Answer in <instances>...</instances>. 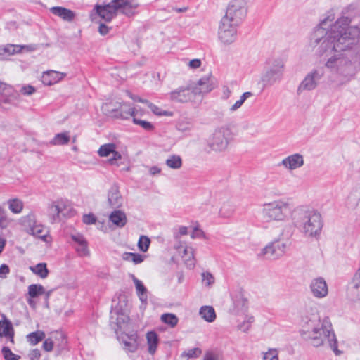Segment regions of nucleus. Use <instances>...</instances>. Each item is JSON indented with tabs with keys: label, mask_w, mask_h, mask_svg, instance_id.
<instances>
[{
	"label": "nucleus",
	"mask_w": 360,
	"mask_h": 360,
	"mask_svg": "<svg viewBox=\"0 0 360 360\" xmlns=\"http://www.w3.org/2000/svg\"><path fill=\"white\" fill-rule=\"evenodd\" d=\"M351 4L335 20L333 9L327 11L309 35V45L320 57L327 58L323 65L311 69L297 89V95L311 91L319 85L327 69L328 82L335 88L347 84L360 70V22L352 25Z\"/></svg>",
	"instance_id": "1"
},
{
	"label": "nucleus",
	"mask_w": 360,
	"mask_h": 360,
	"mask_svg": "<svg viewBox=\"0 0 360 360\" xmlns=\"http://www.w3.org/2000/svg\"><path fill=\"white\" fill-rule=\"evenodd\" d=\"M300 333L302 338L314 347H320L328 342L335 354H340L329 318L326 317L322 321L319 318L310 319L302 326Z\"/></svg>",
	"instance_id": "2"
},
{
	"label": "nucleus",
	"mask_w": 360,
	"mask_h": 360,
	"mask_svg": "<svg viewBox=\"0 0 360 360\" xmlns=\"http://www.w3.org/2000/svg\"><path fill=\"white\" fill-rule=\"evenodd\" d=\"M294 226L307 236H316L319 234L323 226L321 216L319 212L307 207H298L292 214Z\"/></svg>",
	"instance_id": "3"
},
{
	"label": "nucleus",
	"mask_w": 360,
	"mask_h": 360,
	"mask_svg": "<svg viewBox=\"0 0 360 360\" xmlns=\"http://www.w3.org/2000/svg\"><path fill=\"white\" fill-rule=\"evenodd\" d=\"M140 6L137 0H112L108 4L96 5L95 10L98 15L106 22L110 21L117 11L130 17L136 13V9Z\"/></svg>",
	"instance_id": "4"
},
{
	"label": "nucleus",
	"mask_w": 360,
	"mask_h": 360,
	"mask_svg": "<svg viewBox=\"0 0 360 360\" xmlns=\"http://www.w3.org/2000/svg\"><path fill=\"white\" fill-rule=\"evenodd\" d=\"M285 61L281 58L272 59L261 76L264 87L271 86L282 80L285 71Z\"/></svg>",
	"instance_id": "5"
},
{
	"label": "nucleus",
	"mask_w": 360,
	"mask_h": 360,
	"mask_svg": "<svg viewBox=\"0 0 360 360\" xmlns=\"http://www.w3.org/2000/svg\"><path fill=\"white\" fill-rule=\"evenodd\" d=\"M289 204L283 200H275L263 205L262 216L268 221H283L290 213Z\"/></svg>",
	"instance_id": "6"
},
{
	"label": "nucleus",
	"mask_w": 360,
	"mask_h": 360,
	"mask_svg": "<svg viewBox=\"0 0 360 360\" xmlns=\"http://www.w3.org/2000/svg\"><path fill=\"white\" fill-rule=\"evenodd\" d=\"M247 14L246 2L245 0H232L226 9L223 18H227L233 25H240Z\"/></svg>",
	"instance_id": "7"
},
{
	"label": "nucleus",
	"mask_w": 360,
	"mask_h": 360,
	"mask_svg": "<svg viewBox=\"0 0 360 360\" xmlns=\"http://www.w3.org/2000/svg\"><path fill=\"white\" fill-rule=\"evenodd\" d=\"M239 25H233L227 18H221L218 30L219 39L225 45L233 43L237 38V27Z\"/></svg>",
	"instance_id": "8"
},
{
	"label": "nucleus",
	"mask_w": 360,
	"mask_h": 360,
	"mask_svg": "<svg viewBox=\"0 0 360 360\" xmlns=\"http://www.w3.org/2000/svg\"><path fill=\"white\" fill-rule=\"evenodd\" d=\"M229 130L225 128L217 129L207 141V146L210 151L220 152L224 150L229 144Z\"/></svg>",
	"instance_id": "9"
},
{
	"label": "nucleus",
	"mask_w": 360,
	"mask_h": 360,
	"mask_svg": "<svg viewBox=\"0 0 360 360\" xmlns=\"http://www.w3.org/2000/svg\"><path fill=\"white\" fill-rule=\"evenodd\" d=\"M103 109L110 116L123 120H127L130 117L134 118L137 114V110L127 103L119 104L118 108H112L111 104H106Z\"/></svg>",
	"instance_id": "10"
},
{
	"label": "nucleus",
	"mask_w": 360,
	"mask_h": 360,
	"mask_svg": "<svg viewBox=\"0 0 360 360\" xmlns=\"http://www.w3.org/2000/svg\"><path fill=\"white\" fill-rule=\"evenodd\" d=\"M195 98L192 85L180 86L169 93V99L176 103H184L193 101Z\"/></svg>",
	"instance_id": "11"
},
{
	"label": "nucleus",
	"mask_w": 360,
	"mask_h": 360,
	"mask_svg": "<svg viewBox=\"0 0 360 360\" xmlns=\"http://www.w3.org/2000/svg\"><path fill=\"white\" fill-rule=\"evenodd\" d=\"M214 88V85L210 76L200 78L195 86L192 85L195 97L197 95L207 94Z\"/></svg>",
	"instance_id": "12"
},
{
	"label": "nucleus",
	"mask_w": 360,
	"mask_h": 360,
	"mask_svg": "<svg viewBox=\"0 0 360 360\" xmlns=\"http://www.w3.org/2000/svg\"><path fill=\"white\" fill-rule=\"evenodd\" d=\"M129 318L124 313H120L117 311H112L110 319V325L115 333L121 330L128 323Z\"/></svg>",
	"instance_id": "13"
},
{
	"label": "nucleus",
	"mask_w": 360,
	"mask_h": 360,
	"mask_svg": "<svg viewBox=\"0 0 360 360\" xmlns=\"http://www.w3.org/2000/svg\"><path fill=\"white\" fill-rule=\"evenodd\" d=\"M310 290L312 295L318 298H322L328 295V285L323 278H316L311 281Z\"/></svg>",
	"instance_id": "14"
},
{
	"label": "nucleus",
	"mask_w": 360,
	"mask_h": 360,
	"mask_svg": "<svg viewBox=\"0 0 360 360\" xmlns=\"http://www.w3.org/2000/svg\"><path fill=\"white\" fill-rule=\"evenodd\" d=\"M304 165V158L301 154L295 153L284 158L278 165L283 166L289 170H294Z\"/></svg>",
	"instance_id": "15"
},
{
	"label": "nucleus",
	"mask_w": 360,
	"mask_h": 360,
	"mask_svg": "<svg viewBox=\"0 0 360 360\" xmlns=\"http://www.w3.org/2000/svg\"><path fill=\"white\" fill-rule=\"evenodd\" d=\"M3 320H0V337L9 339L10 342L14 343V329L10 320L2 314Z\"/></svg>",
	"instance_id": "16"
},
{
	"label": "nucleus",
	"mask_w": 360,
	"mask_h": 360,
	"mask_svg": "<svg viewBox=\"0 0 360 360\" xmlns=\"http://www.w3.org/2000/svg\"><path fill=\"white\" fill-rule=\"evenodd\" d=\"M179 253L181 255L184 262L189 268L192 269L195 266L194 262V250L191 247H183L181 245H175Z\"/></svg>",
	"instance_id": "17"
},
{
	"label": "nucleus",
	"mask_w": 360,
	"mask_h": 360,
	"mask_svg": "<svg viewBox=\"0 0 360 360\" xmlns=\"http://www.w3.org/2000/svg\"><path fill=\"white\" fill-rule=\"evenodd\" d=\"M108 201L110 206L113 208H119L122 205L123 198L117 186H112L109 190Z\"/></svg>",
	"instance_id": "18"
},
{
	"label": "nucleus",
	"mask_w": 360,
	"mask_h": 360,
	"mask_svg": "<svg viewBox=\"0 0 360 360\" xmlns=\"http://www.w3.org/2000/svg\"><path fill=\"white\" fill-rule=\"evenodd\" d=\"M50 11L55 15L60 17L67 22H72L76 16L74 11L61 6H53Z\"/></svg>",
	"instance_id": "19"
},
{
	"label": "nucleus",
	"mask_w": 360,
	"mask_h": 360,
	"mask_svg": "<svg viewBox=\"0 0 360 360\" xmlns=\"http://www.w3.org/2000/svg\"><path fill=\"white\" fill-rule=\"evenodd\" d=\"M65 74L60 72L49 70L44 72L41 77V82L45 85L51 86L58 83L65 77Z\"/></svg>",
	"instance_id": "20"
},
{
	"label": "nucleus",
	"mask_w": 360,
	"mask_h": 360,
	"mask_svg": "<svg viewBox=\"0 0 360 360\" xmlns=\"http://www.w3.org/2000/svg\"><path fill=\"white\" fill-rule=\"evenodd\" d=\"M72 239L76 243L75 250L80 257H86L89 255L88 245L84 238L78 234L72 236Z\"/></svg>",
	"instance_id": "21"
},
{
	"label": "nucleus",
	"mask_w": 360,
	"mask_h": 360,
	"mask_svg": "<svg viewBox=\"0 0 360 360\" xmlns=\"http://www.w3.org/2000/svg\"><path fill=\"white\" fill-rule=\"evenodd\" d=\"M0 96L4 103H10L12 98H15V92L12 86L0 81Z\"/></svg>",
	"instance_id": "22"
},
{
	"label": "nucleus",
	"mask_w": 360,
	"mask_h": 360,
	"mask_svg": "<svg viewBox=\"0 0 360 360\" xmlns=\"http://www.w3.org/2000/svg\"><path fill=\"white\" fill-rule=\"evenodd\" d=\"M109 220L117 227H123L127 224L126 214L120 210L113 211L109 216Z\"/></svg>",
	"instance_id": "23"
},
{
	"label": "nucleus",
	"mask_w": 360,
	"mask_h": 360,
	"mask_svg": "<svg viewBox=\"0 0 360 360\" xmlns=\"http://www.w3.org/2000/svg\"><path fill=\"white\" fill-rule=\"evenodd\" d=\"M147 344L148 346V351L150 354L153 355L157 349L159 338L156 332L152 330L146 333Z\"/></svg>",
	"instance_id": "24"
},
{
	"label": "nucleus",
	"mask_w": 360,
	"mask_h": 360,
	"mask_svg": "<svg viewBox=\"0 0 360 360\" xmlns=\"http://www.w3.org/2000/svg\"><path fill=\"white\" fill-rule=\"evenodd\" d=\"M52 338L56 341L55 347L57 348L59 353L66 349L68 341L65 335L62 332L56 331L53 333L52 334Z\"/></svg>",
	"instance_id": "25"
},
{
	"label": "nucleus",
	"mask_w": 360,
	"mask_h": 360,
	"mask_svg": "<svg viewBox=\"0 0 360 360\" xmlns=\"http://www.w3.org/2000/svg\"><path fill=\"white\" fill-rule=\"evenodd\" d=\"M27 232L44 241H46V238L48 235V231L41 224H37L33 228H31L30 231H27Z\"/></svg>",
	"instance_id": "26"
},
{
	"label": "nucleus",
	"mask_w": 360,
	"mask_h": 360,
	"mask_svg": "<svg viewBox=\"0 0 360 360\" xmlns=\"http://www.w3.org/2000/svg\"><path fill=\"white\" fill-rule=\"evenodd\" d=\"M200 315L207 322H213L216 319L214 308L211 306H203L200 309Z\"/></svg>",
	"instance_id": "27"
},
{
	"label": "nucleus",
	"mask_w": 360,
	"mask_h": 360,
	"mask_svg": "<svg viewBox=\"0 0 360 360\" xmlns=\"http://www.w3.org/2000/svg\"><path fill=\"white\" fill-rule=\"evenodd\" d=\"M57 207H58L59 213L63 217L69 215L72 210V207L70 202L67 200L60 199L55 201Z\"/></svg>",
	"instance_id": "28"
},
{
	"label": "nucleus",
	"mask_w": 360,
	"mask_h": 360,
	"mask_svg": "<svg viewBox=\"0 0 360 360\" xmlns=\"http://www.w3.org/2000/svg\"><path fill=\"white\" fill-rule=\"evenodd\" d=\"M69 141V133L66 131L56 134L53 139L50 141V144L53 146H61L68 144Z\"/></svg>",
	"instance_id": "29"
},
{
	"label": "nucleus",
	"mask_w": 360,
	"mask_h": 360,
	"mask_svg": "<svg viewBox=\"0 0 360 360\" xmlns=\"http://www.w3.org/2000/svg\"><path fill=\"white\" fill-rule=\"evenodd\" d=\"M166 165L173 169H179L182 167V159L178 155H172L165 161Z\"/></svg>",
	"instance_id": "30"
},
{
	"label": "nucleus",
	"mask_w": 360,
	"mask_h": 360,
	"mask_svg": "<svg viewBox=\"0 0 360 360\" xmlns=\"http://www.w3.org/2000/svg\"><path fill=\"white\" fill-rule=\"evenodd\" d=\"M49 216L51 223L53 224L61 220V215L59 213L58 207L53 201L48 207Z\"/></svg>",
	"instance_id": "31"
},
{
	"label": "nucleus",
	"mask_w": 360,
	"mask_h": 360,
	"mask_svg": "<svg viewBox=\"0 0 360 360\" xmlns=\"http://www.w3.org/2000/svg\"><path fill=\"white\" fill-rule=\"evenodd\" d=\"M134 283L136 286V289L137 291V294L142 302H146L147 300V289L143 284V283L139 281L138 278L134 277Z\"/></svg>",
	"instance_id": "32"
},
{
	"label": "nucleus",
	"mask_w": 360,
	"mask_h": 360,
	"mask_svg": "<svg viewBox=\"0 0 360 360\" xmlns=\"http://www.w3.org/2000/svg\"><path fill=\"white\" fill-rule=\"evenodd\" d=\"M30 269L34 274L38 275L41 278H46L49 273L46 263H39L34 266H31Z\"/></svg>",
	"instance_id": "33"
},
{
	"label": "nucleus",
	"mask_w": 360,
	"mask_h": 360,
	"mask_svg": "<svg viewBox=\"0 0 360 360\" xmlns=\"http://www.w3.org/2000/svg\"><path fill=\"white\" fill-rule=\"evenodd\" d=\"M137 338L136 333H132L131 335L128 336L129 340L123 341L125 349L131 352H134L138 348Z\"/></svg>",
	"instance_id": "34"
},
{
	"label": "nucleus",
	"mask_w": 360,
	"mask_h": 360,
	"mask_svg": "<svg viewBox=\"0 0 360 360\" xmlns=\"http://www.w3.org/2000/svg\"><path fill=\"white\" fill-rule=\"evenodd\" d=\"M122 259L125 261H131L134 264H139L144 260V256L139 253L124 252L122 254Z\"/></svg>",
	"instance_id": "35"
},
{
	"label": "nucleus",
	"mask_w": 360,
	"mask_h": 360,
	"mask_svg": "<svg viewBox=\"0 0 360 360\" xmlns=\"http://www.w3.org/2000/svg\"><path fill=\"white\" fill-rule=\"evenodd\" d=\"M45 338V333L42 330L32 332L27 335V341L32 345H35L41 342Z\"/></svg>",
	"instance_id": "36"
},
{
	"label": "nucleus",
	"mask_w": 360,
	"mask_h": 360,
	"mask_svg": "<svg viewBox=\"0 0 360 360\" xmlns=\"http://www.w3.org/2000/svg\"><path fill=\"white\" fill-rule=\"evenodd\" d=\"M160 319L164 323L169 326L171 328H174L179 322L178 317L175 314L171 313L162 314Z\"/></svg>",
	"instance_id": "37"
},
{
	"label": "nucleus",
	"mask_w": 360,
	"mask_h": 360,
	"mask_svg": "<svg viewBox=\"0 0 360 360\" xmlns=\"http://www.w3.org/2000/svg\"><path fill=\"white\" fill-rule=\"evenodd\" d=\"M347 295L352 301H360V285L356 283H351L348 288Z\"/></svg>",
	"instance_id": "38"
},
{
	"label": "nucleus",
	"mask_w": 360,
	"mask_h": 360,
	"mask_svg": "<svg viewBox=\"0 0 360 360\" xmlns=\"http://www.w3.org/2000/svg\"><path fill=\"white\" fill-rule=\"evenodd\" d=\"M24 48H25V46L13 44H8L6 46H0V56H2L5 53L13 55L17 53H20Z\"/></svg>",
	"instance_id": "39"
},
{
	"label": "nucleus",
	"mask_w": 360,
	"mask_h": 360,
	"mask_svg": "<svg viewBox=\"0 0 360 360\" xmlns=\"http://www.w3.org/2000/svg\"><path fill=\"white\" fill-rule=\"evenodd\" d=\"M45 293L44 288L39 284H32L28 287V295L32 298L37 297L38 296Z\"/></svg>",
	"instance_id": "40"
},
{
	"label": "nucleus",
	"mask_w": 360,
	"mask_h": 360,
	"mask_svg": "<svg viewBox=\"0 0 360 360\" xmlns=\"http://www.w3.org/2000/svg\"><path fill=\"white\" fill-rule=\"evenodd\" d=\"M9 210L14 214H19L23 208L22 202L17 198L9 200L8 202Z\"/></svg>",
	"instance_id": "41"
},
{
	"label": "nucleus",
	"mask_w": 360,
	"mask_h": 360,
	"mask_svg": "<svg viewBox=\"0 0 360 360\" xmlns=\"http://www.w3.org/2000/svg\"><path fill=\"white\" fill-rule=\"evenodd\" d=\"M262 254L268 259L280 257V255H278V251L276 250V246L274 245V242L269 243L262 249Z\"/></svg>",
	"instance_id": "42"
},
{
	"label": "nucleus",
	"mask_w": 360,
	"mask_h": 360,
	"mask_svg": "<svg viewBox=\"0 0 360 360\" xmlns=\"http://www.w3.org/2000/svg\"><path fill=\"white\" fill-rule=\"evenodd\" d=\"M116 146L114 143H107L102 145L98 150V153L101 157H108L110 154L114 152Z\"/></svg>",
	"instance_id": "43"
},
{
	"label": "nucleus",
	"mask_w": 360,
	"mask_h": 360,
	"mask_svg": "<svg viewBox=\"0 0 360 360\" xmlns=\"http://www.w3.org/2000/svg\"><path fill=\"white\" fill-rule=\"evenodd\" d=\"M22 224L24 226L27 227L28 230L30 231L31 228H33L37 223L36 221V218L34 214L30 213L27 216H25L22 218Z\"/></svg>",
	"instance_id": "44"
},
{
	"label": "nucleus",
	"mask_w": 360,
	"mask_h": 360,
	"mask_svg": "<svg viewBox=\"0 0 360 360\" xmlns=\"http://www.w3.org/2000/svg\"><path fill=\"white\" fill-rule=\"evenodd\" d=\"M235 207L229 202L224 203L219 210V215L222 217H229L234 212Z\"/></svg>",
	"instance_id": "45"
},
{
	"label": "nucleus",
	"mask_w": 360,
	"mask_h": 360,
	"mask_svg": "<svg viewBox=\"0 0 360 360\" xmlns=\"http://www.w3.org/2000/svg\"><path fill=\"white\" fill-rule=\"evenodd\" d=\"M202 283L205 287H211L215 282L214 276L210 271H205L201 274Z\"/></svg>",
	"instance_id": "46"
},
{
	"label": "nucleus",
	"mask_w": 360,
	"mask_h": 360,
	"mask_svg": "<svg viewBox=\"0 0 360 360\" xmlns=\"http://www.w3.org/2000/svg\"><path fill=\"white\" fill-rule=\"evenodd\" d=\"M150 244V240L148 236H141L138 241L139 250L143 252H147Z\"/></svg>",
	"instance_id": "47"
},
{
	"label": "nucleus",
	"mask_w": 360,
	"mask_h": 360,
	"mask_svg": "<svg viewBox=\"0 0 360 360\" xmlns=\"http://www.w3.org/2000/svg\"><path fill=\"white\" fill-rule=\"evenodd\" d=\"M3 356L5 360H19L20 356L12 352L8 347L4 346L1 349Z\"/></svg>",
	"instance_id": "48"
},
{
	"label": "nucleus",
	"mask_w": 360,
	"mask_h": 360,
	"mask_svg": "<svg viewBox=\"0 0 360 360\" xmlns=\"http://www.w3.org/2000/svg\"><path fill=\"white\" fill-rule=\"evenodd\" d=\"M254 322V317L252 316H247L245 319L238 326V328L241 331L246 333L251 327L252 323Z\"/></svg>",
	"instance_id": "49"
},
{
	"label": "nucleus",
	"mask_w": 360,
	"mask_h": 360,
	"mask_svg": "<svg viewBox=\"0 0 360 360\" xmlns=\"http://www.w3.org/2000/svg\"><path fill=\"white\" fill-rule=\"evenodd\" d=\"M133 122L136 124L140 125L142 128L147 131H151L154 128L153 125L150 122L138 119L136 117V116L133 118Z\"/></svg>",
	"instance_id": "50"
},
{
	"label": "nucleus",
	"mask_w": 360,
	"mask_h": 360,
	"mask_svg": "<svg viewBox=\"0 0 360 360\" xmlns=\"http://www.w3.org/2000/svg\"><path fill=\"white\" fill-rule=\"evenodd\" d=\"M202 354L201 349L198 347L188 349L187 352L182 353V356H187L188 358H198Z\"/></svg>",
	"instance_id": "51"
},
{
	"label": "nucleus",
	"mask_w": 360,
	"mask_h": 360,
	"mask_svg": "<svg viewBox=\"0 0 360 360\" xmlns=\"http://www.w3.org/2000/svg\"><path fill=\"white\" fill-rule=\"evenodd\" d=\"M294 227L291 224H288L283 228L280 236L282 239L288 240L293 234Z\"/></svg>",
	"instance_id": "52"
},
{
	"label": "nucleus",
	"mask_w": 360,
	"mask_h": 360,
	"mask_svg": "<svg viewBox=\"0 0 360 360\" xmlns=\"http://www.w3.org/2000/svg\"><path fill=\"white\" fill-rule=\"evenodd\" d=\"M274 244L276 246V250L278 251V255L280 256L283 255L285 251L286 248L289 245V243L287 242H281L280 240L274 241Z\"/></svg>",
	"instance_id": "53"
},
{
	"label": "nucleus",
	"mask_w": 360,
	"mask_h": 360,
	"mask_svg": "<svg viewBox=\"0 0 360 360\" xmlns=\"http://www.w3.org/2000/svg\"><path fill=\"white\" fill-rule=\"evenodd\" d=\"M55 343L56 341L53 340L52 337L51 338H47L43 342V349L46 352H51L53 349V347H55Z\"/></svg>",
	"instance_id": "54"
},
{
	"label": "nucleus",
	"mask_w": 360,
	"mask_h": 360,
	"mask_svg": "<svg viewBox=\"0 0 360 360\" xmlns=\"http://www.w3.org/2000/svg\"><path fill=\"white\" fill-rule=\"evenodd\" d=\"M149 108L152 110V112L157 115H168L169 113L167 111L162 110L159 107L156 106L153 103L149 104Z\"/></svg>",
	"instance_id": "55"
},
{
	"label": "nucleus",
	"mask_w": 360,
	"mask_h": 360,
	"mask_svg": "<svg viewBox=\"0 0 360 360\" xmlns=\"http://www.w3.org/2000/svg\"><path fill=\"white\" fill-rule=\"evenodd\" d=\"M348 205L350 206V207H354L358 205V202L359 201V196L354 195V193H352L348 196Z\"/></svg>",
	"instance_id": "56"
},
{
	"label": "nucleus",
	"mask_w": 360,
	"mask_h": 360,
	"mask_svg": "<svg viewBox=\"0 0 360 360\" xmlns=\"http://www.w3.org/2000/svg\"><path fill=\"white\" fill-rule=\"evenodd\" d=\"M35 89L31 85H26L21 88L20 92L27 96H30L35 92Z\"/></svg>",
	"instance_id": "57"
},
{
	"label": "nucleus",
	"mask_w": 360,
	"mask_h": 360,
	"mask_svg": "<svg viewBox=\"0 0 360 360\" xmlns=\"http://www.w3.org/2000/svg\"><path fill=\"white\" fill-rule=\"evenodd\" d=\"M96 218L93 214H84L83 216V222L86 224H95Z\"/></svg>",
	"instance_id": "58"
},
{
	"label": "nucleus",
	"mask_w": 360,
	"mask_h": 360,
	"mask_svg": "<svg viewBox=\"0 0 360 360\" xmlns=\"http://www.w3.org/2000/svg\"><path fill=\"white\" fill-rule=\"evenodd\" d=\"M8 225V220L4 210L0 207V227L5 228Z\"/></svg>",
	"instance_id": "59"
},
{
	"label": "nucleus",
	"mask_w": 360,
	"mask_h": 360,
	"mask_svg": "<svg viewBox=\"0 0 360 360\" xmlns=\"http://www.w3.org/2000/svg\"><path fill=\"white\" fill-rule=\"evenodd\" d=\"M191 237L192 238H199L205 237L204 232L200 229L198 227H195L192 231V233L191 235Z\"/></svg>",
	"instance_id": "60"
},
{
	"label": "nucleus",
	"mask_w": 360,
	"mask_h": 360,
	"mask_svg": "<svg viewBox=\"0 0 360 360\" xmlns=\"http://www.w3.org/2000/svg\"><path fill=\"white\" fill-rule=\"evenodd\" d=\"M264 360H278L276 351H270L266 353L264 356Z\"/></svg>",
	"instance_id": "61"
},
{
	"label": "nucleus",
	"mask_w": 360,
	"mask_h": 360,
	"mask_svg": "<svg viewBox=\"0 0 360 360\" xmlns=\"http://www.w3.org/2000/svg\"><path fill=\"white\" fill-rule=\"evenodd\" d=\"M30 360H39L41 357V352L38 349L32 350L29 354Z\"/></svg>",
	"instance_id": "62"
},
{
	"label": "nucleus",
	"mask_w": 360,
	"mask_h": 360,
	"mask_svg": "<svg viewBox=\"0 0 360 360\" xmlns=\"http://www.w3.org/2000/svg\"><path fill=\"white\" fill-rule=\"evenodd\" d=\"M9 267L6 264H1L0 266V277L6 278L7 274L9 273Z\"/></svg>",
	"instance_id": "63"
},
{
	"label": "nucleus",
	"mask_w": 360,
	"mask_h": 360,
	"mask_svg": "<svg viewBox=\"0 0 360 360\" xmlns=\"http://www.w3.org/2000/svg\"><path fill=\"white\" fill-rule=\"evenodd\" d=\"M110 28L104 23H101L98 27V32L101 35H106L109 32Z\"/></svg>",
	"instance_id": "64"
}]
</instances>
